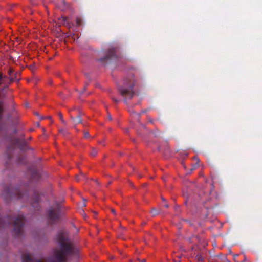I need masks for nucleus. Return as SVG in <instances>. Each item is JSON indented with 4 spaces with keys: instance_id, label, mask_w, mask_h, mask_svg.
<instances>
[{
    "instance_id": "473e14b6",
    "label": "nucleus",
    "mask_w": 262,
    "mask_h": 262,
    "mask_svg": "<svg viewBox=\"0 0 262 262\" xmlns=\"http://www.w3.org/2000/svg\"><path fill=\"white\" fill-rule=\"evenodd\" d=\"M146 111H146V110H143V111L141 112V113H144L146 112Z\"/></svg>"
},
{
    "instance_id": "9d476101",
    "label": "nucleus",
    "mask_w": 262,
    "mask_h": 262,
    "mask_svg": "<svg viewBox=\"0 0 262 262\" xmlns=\"http://www.w3.org/2000/svg\"><path fill=\"white\" fill-rule=\"evenodd\" d=\"M40 176L39 173L36 170H33L31 173V178L33 181H37L40 179Z\"/></svg>"
},
{
    "instance_id": "2f4dec72",
    "label": "nucleus",
    "mask_w": 262,
    "mask_h": 262,
    "mask_svg": "<svg viewBox=\"0 0 262 262\" xmlns=\"http://www.w3.org/2000/svg\"><path fill=\"white\" fill-rule=\"evenodd\" d=\"M178 209H179V206H176V207H175V210H176V211H177V210H178Z\"/></svg>"
},
{
    "instance_id": "393cba45",
    "label": "nucleus",
    "mask_w": 262,
    "mask_h": 262,
    "mask_svg": "<svg viewBox=\"0 0 262 262\" xmlns=\"http://www.w3.org/2000/svg\"><path fill=\"white\" fill-rule=\"evenodd\" d=\"M118 237L120 238H122L123 239H125V238L123 237L122 234H120V235H118Z\"/></svg>"
},
{
    "instance_id": "58836bf2",
    "label": "nucleus",
    "mask_w": 262,
    "mask_h": 262,
    "mask_svg": "<svg viewBox=\"0 0 262 262\" xmlns=\"http://www.w3.org/2000/svg\"><path fill=\"white\" fill-rule=\"evenodd\" d=\"M237 256H238V255H234V258H235V257H236Z\"/></svg>"
},
{
    "instance_id": "a878e982",
    "label": "nucleus",
    "mask_w": 262,
    "mask_h": 262,
    "mask_svg": "<svg viewBox=\"0 0 262 262\" xmlns=\"http://www.w3.org/2000/svg\"><path fill=\"white\" fill-rule=\"evenodd\" d=\"M137 260L140 262H145L146 261L145 259H144L143 260H140V259L138 258Z\"/></svg>"
},
{
    "instance_id": "4be33fe9",
    "label": "nucleus",
    "mask_w": 262,
    "mask_h": 262,
    "mask_svg": "<svg viewBox=\"0 0 262 262\" xmlns=\"http://www.w3.org/2000/svg\"><path fill=\"white\" fill-rule=\"evenodd\" d=\"M111 98L114 101V102H115V103H118L119 101V100H118V99H116V98H114L113 97H112Z\"/></svg>"
},
{
    "instance_id": "4468645a",
    "label": "nucleus",
    "mask_w": 262,
    "mask_h": 262,
    "mask_svg": "<svg viewBox=\"0 0 262 262\" xmlns=\"http://www.w3.org/2000/svg\"><path fill=\"white\" fill-rule=\"evenodd\" d=\"M58 115L60 121L61 122V123L63 124L66 125L67 124V123L65 121V120L63 119V115H62V113L61 112H59V113H58Z\"/></svg>"
},
{
    "instance_id": "1a4fd4ad",
    "label": "nucleus",
    "mask_w": 262,
    "mask_h": 262,
    "mask_svg": "<svg viewBox=\"0 0 262 262\" xmlns=\"http://www.w3.org/2000/svg\"><path fill=\"white\" fill-rule=\"evenodd\" d=\"M70 118L72 120L75 125L80 124L82 122L81 119V115L80 114L77 115L75 117H73L71 114L70 115Z\"/></svg>"
},
{
    "instance_id": "dca6fc26",
    "label": "nucleus",
    "mask_w": 262,
    "mask_h": 262,
    "mask_svg": "<svg viewBox=\"0 0 262 262\" xmlns=\"http://www.w3.org/2000/svg\"><path fill=\"white\" fill-rule=\"evenodd\" d=\"M150 212H151L152 216H155L159 214L160 211L158 210H157L155 208H153L151 209Z\"/></svg>"
},
{
    "instance_id": "72a5a7b5",
    "label": "nucleus",
    "mask_w": 262,
    "mask_h": 262,
    "mask_svg": "<svg viewBox=\"0 0 262 262\" xmlns=\"http://www.w3.org/2000/svg\"><path fill=\"white\" fill-rule=\"evenodd\" d=\"M161 199L163 201H166V200L163 197H162Z\"/></svg>"
},
{
    "instance_id": "e433bc0d",
    "label": "nucleus",
    "mask_w": 262,
    "mask_h": 262,
    "mask_svg": "<svg viewBox=\"0 0 262 262\" xmlns=\"http://www.w3.org/2000/svg\"><path fill=\"white\" fill-rule=\"evenodd\" d=\"M80 174H81V175L82 177H84V174H83L82 173H81H81H80Z\"/></svg>"
},
{
    "instance_id": "c9c22d12",
    "label": "nucleus",
    "mask_w": 262,
    "mask_h": 262,
    "mask_svg": "<svg viewBox=\"0 0 262 262\" xmlns=\"http://www.w3.org/2000/svg\"><path fill=\"white\" fill-rule=\"evenodd\" d=\"M85 90V87L84 88L83 90L82 91V92L81 93H84Z\"/></svg>"
},
{
    "instance_id": "5701e85b",
    "label": "nucleus",
    "mask_w": 262,
    "mask_h": 262,
    "mask_svg": "<svg viewBox=\"0 0 262 262\" xmlns=\"http://www.w3.org/2000/svg\"><path fill=\"white\" fill-rule=\"evenodd\" d=\"M111 212L114 214V215H116V211L114 209L111 208Z\"/></svg>"
},
{
    "instance_id": "c85d7f7f",
    "label": "nucleus",
    "mask_w": 262,
    "mask_h": 262,
    "mask_svg": "<svg viewBox=\"0 0 262 262\" xmlns=\"http://www.w3.org/2000/svg\"><path fill=\"white\" fill-rule=\"evenodd\" d=\"M108 118L110 120H112V117L110 114L108 115Z\"/></svg>"
},
{
    "instance_id": "7c9ffc66",
    "label": "nucleus",
    "mask_w": 262,
    "mask_h": 262,
    "mask_svg": "<svg viewBox=\"0 0 262 262\" xmlns=\"http://www.w3.org/2000/svg\"><path fill=\"white\" fill-rule=\"evenodd\" d=\"M75 179H76V180L77 181H79V178H78V176H76V178H75Z\"/></svg>"
},
{
    "instance_id": "20e7f679",
    "label": "nucleus",
    "mask_w": 262,
    "mask_h": 262,
    "mask_svg": "<svg viewBox=\"0 0 262 262\" xmlns=\"http://www.w3.org/2000/svg\"><path fill=\"white\" fill-rule=\"evenodd\" d=\"M14 232L16 236H19L23 234V227L24 225V216L22 215L16 216L13 220Z\"/></svg>"
},
{
    "instance_id": "4c0bfd02",
    "label": "nucleus",
    "mask_w": 262,
    "mask_h": 262,
    "mask_svg": "<svg viewBox=\"0 0 262 262\" xmlns=\"http://www.w3.org/2000/svg\"><path fill=\"white\" fill-rule=\"evenodd\" d=\"M47 118H48V119H51V117L50 116H48Z\"/></svg>"
},
{
    "instance_id": "0eeeda50",
    "label": "nucleus",
    "mask_w": 262,
    "mask_h": 262,
    "mask_svg": "<svg viewBox=\"0 0 262 262\" xmlns=\"http://www.w3.org/2000/svg\"><path fill=\"white\" fill-rule=\"evenodd\" d=\"M40 196L38 193H34L33 198L31 202V206L35 209H38V204L40 202Z\"/></svg>"
},
{
    "instance_id": "aec40b11",
    "label": "nucleus",
    "mask_w": 262,
    "mask_h": 262,
    "mask_svg": "<svg viewBox=\"0 0 262 262\" xmlns=\"http://www.w3.org/2000/svg\"><path fill=\"white\" fill-rule=\"evenodd\" d=\"M83 137L86 139H88L90 138V135L88 132L84 131L83 132Z\"/></svg>"
},
{
    "instance_id": "39448f33",
    "label": "nucleus",
    "mask_w": 262,
    "mask_h": 262,
    "mask_svg": "<svg viewBox=\"0 0 262 262\" xmlns=\"http://www.w3.org/2000/svg\"><path fill=\"white\" fill-rule=\"evenodd\" d=\"M116 57V49L115 48H111L107 50L105 56L99 59V61L102 63L106 60L115 59Z\"/></svg>"
},
{
    "instance_id": "f8f14e48",
    "label": "nucleus",
    "mask_w": 262,
    "mask_h": 262,
    "mask_svg": "<svg viewBox=\"0 0 262 262\" xmlns=\"http://www.w3.org/2000/svg\"><path fill=\"white\" fill-rule=\"evenodd\" d=\"M59 20L60 21V23L66 26H67V27H70V21L69 20V19L66 17H64V16H62L60 18H59Z\"/></svg>"
},
{
    "instance_id": "c756f323",
    "label": "nucleus",
    "mask_w": 262,
    "mask_h": 262,
    "mask_svg": "<svg viewBox=\"0 0 262 262\" xmlns=\"http://www.w3.org/2000/svg\"><path fill=\"white\" fill-rule=\"evenodd\" d=\"M164 207H165V208H168V207H169V205H168V204H165L164 205Z\"/></svg>"
},
{
    "instance_id": "6ab92c4d",
    "label": "nucleus",
    "mask_w": 262,
    "mask_h": 262,
    "mask_svg": "<svg viewBox=\"0 0 262 262\" xmlns=\"http://www.w3.org/2000/svg\"><path fill=\"white\" fill-rule=\"evenodd\" d=\"M59 132L60 134H62L64 136H65L68 134V132L66 129H59Z\"/></svg>"
},
{
    "instance_id": "9b49d317",
    "label": "nucleus",
    "mask_w": 262,
    "mask_h": 262,
    "mask_svg": "<svg viewBox=\"0 0 262 262\" xmlns=\"http://www.w3.org/2000/svg\"><path fill=\"white\" fill-rule=\"evenodd\" d=\"M11 221H12V220L9 217H8V216L6 217L4 220V221L5 222H7V223H4L3 224L2 223L3 220H0V227L4 228V227H6L7 226H9L10 224Z\"/></svg>"
},
{
    "instance_id": "2eb2a0df",
    "label": "nucleus",
    "mask_w": 262,
    "mask_h": 262,
    "mask_svg": "<svg viewBox=\"0 0 262 262\" xmlns=\"http://www.w3.org/2000/svg\"><path fill=\"white\" fill-rule=\"evenodd\" d=\"M195 259L198 262H203L204 259L200 254H198L195 257Z\"/></svg>"
},
{
    "instance_id": "bb28decb",
    "label": "nucleus",
    "mask_w": 262,
    "mask_h": 262,
    "mask_svg": "<svg viewBox=\"0 0 262 262\" xmlns=\"http://www.w3.org/2000/svg\"><path fill=\"white\" fill-rule=\"evenodd\" d=\"M83 200L84 201L83 203V206H86V204H85V201H86V200L84 199H83Z\"/></svg>"
},
{
    "instance_id": "ddd939ff",
    "label": "nucleus",
    "mask_w": 262,
    "mask_h": 262,
    "mask_svg": "<svg viewBox=\"0 0 262 262\" xmlns=\"http://www.w3.org/2000/svg\"><path fill=\"white\" fill-rule=\"evenodd\" d=\"M14 73V71L12 68H9L8 71V74L9 75V79L11 81H13L15 80L16 78L13 77V74Z\"/></svg>"
},
{
    "instance_id": "412c9836",
    "label": "nucleus",
    "mask_w": 262,
    "mask_h": 262,
    "mask_svg": "<svg viewBox=\"0 0 262 262\" xmlns=\"http://www.w3.org/2000/svg\"><path fill=\"white\" fill-rule=\"evenodd\" d=\"M16 195H17V198L18 199H20L21 198L22 196H23V194L21 192H20L18 190H17L16 192Z\"/></svg>"
},
{
    "instance_id": "6e6552de",
    "label": "nucleus",
    "mask_w": 262,
    "mask_h": 262,
    "mask_svg": "<svg viewBox=\"0 0 262 262\" xmlns=\"http://www.w3.org/2000/svg\"><path fill=\"white\" fill-rule=\"evenodd\" d=\"M2 195L6 199H12L14 198L13 193L9 188H6L4 190Z\"/></svg>"
},
{
    "instance_id": "f257e3e1",
    "label": "nucleus",
    "mask_w": 262,
    "mask_h": 262,
    "mask_svg": "<svg viewBox=\"0 0 262 262\" xmlns=\"http://www.w3.org/2000/svg\"><path fill=\"white\" fill-rule=\"evenodd\" d=\"M136 81L133 74L127 76L123 80V84L118 87V91L120 95L123 97V101L125 103L127 99H132L135 95L134 87L136 84Z\"/></svg>"
},
{
    "instance_id": "423d86ee",
    "label": "nucleus",
    "mask_w": 262,
    "mask_h": 262,
    "mask_svg": "<svg viewBox=\"0 0 262 262\" xmlns=\"http://www.w3.org/2000/svg\"><path fill=\"white\" fill-rule=\"evenodd\" d=\"M209 262H230L228 260L226 255L221 254L210 256L208 259Z\"/></svg>"
},
{
    "instance_id": "b1692460",
    "label": "nucleus",
    "mask_w": 262,
    "mask_h": 262,
    "mask_svg": "<svg viewBox=\"0 0 262 262\" xmlns=\"http://www.w3.org/2000/svg\"><path fill=\"white\" fill-rule=\"evenodd\" d=\"M13 77H15L16 79H15V80H17L18 79H17V74L16 73H14L13 74Z\"/></svg>"
},
{
    "instance_id": "f03ea898",
    "label": "nucleus",
    "mask_w": 262,
    "mask_h": 262,
    "mask_svg": "<svg viewBox=\"0 0 262 262\" xmlns=\"http://www.w3.org/2000/svg\"><path fill=\"white\" fill-rule=\"evenodd\" d=\"M60 207L55 201L53 206H50L47 210V222L49 224H56L60 219Z\"/></svg>"
},
{
    "instance_id": "f3484780",
    "label": "nucleus",
    "mask_w": 262,
    "mask_h": 262,
    "mask_svg": "<svg viewBox=\"0 0 262 262\" xmlns=\"http://www.w3.org/2000/svg\"><path fill=\"white\" fill-rule=\"evenodd\" d=\"M97 150L95 148H92L91 151L90 155L93 157H95L97 155Z\"/></svg>"
},
{
    "instance_id": "7ed1b4c3",
    "label": "nucleus",
    "mask_w": 262,
    "mask_h": 262,
    "mask_svg": "<svg viewBox=\"0 0 262 262\" xmlns=\"http://www.w3.org/2000/svg\"><path fill=\"white\" fill-rule=\"evenodd\" d=\"M11 144L12 147H8L7 151L9 159L11 158V155L10 153L11 148L13 150L15 147H17L21 150L27 148V143L24 138L23 139L16 138L12 139L11 140Z\"/></svg>"
},
{
    "instance_id": "f704fd0d",
    "label": "nucleus",
    "mask_w": 262,
    "mask_h": 262,
    "mask_svg": "<svg viewBox=\"0 0 262 262\" xmlns=\"http://www.w3.org/2000/svg\"><path fill=\"white\" fill-rule=\"evenodd\" d=\"M2 78V74H0V81L1 80Z\"/></svg>"
},
{
    "instance_id": "cd10ccee",
    "label": "nucleus",
    "mask_w": 262,
    "mask_h": 262,
    "mask_svg": "<svg viewBox=\"0 0 262 262\" xmlns=\"http://www.w3.org/2000/svg\"><path fill=\"white\" fill-rule=\"evenodd\" d=\"M244 260H243V262H245V261H247V258H246L245 255H244Z\"/></svg>"
},
{
    "instance_id": "a211bd4d",
    "label": "nucleus",
    "mask_w": 262,
    "mask_h": 262,
    "mask_svg": "<svg viewBox=\"0 0 262 262\" xmlns=\"http://www.w3.org/2000/svg\"><path fill=\"white\" fill-rule=\"evenodd\" d=\"M3 112V102L0 101V119L2 117V114Z\"/></svg>"
}]
</instances>
